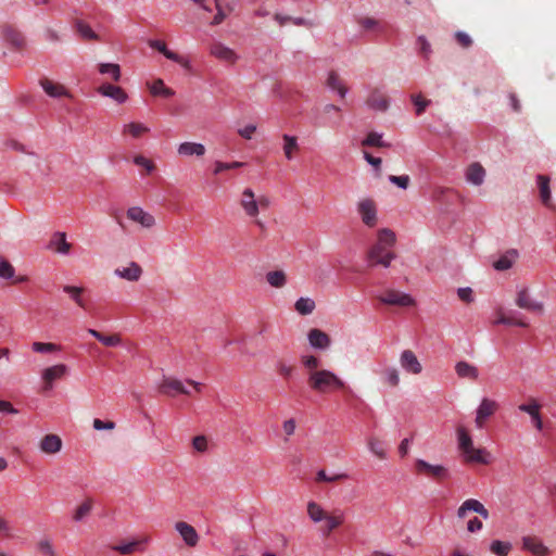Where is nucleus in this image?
<instances>
[{
  "mask_svg": "<svg viewBox=\"0 0 556 556\" xmlns=\"http://www.w3.org/2000/svg\"><path fill=\"white\" fill-rule=\"evenodd\" d=\"M396 237L394 231L389 228H382L378 231L377 242L368 250L367 257L370 266L381 265L389 267L395 258L392 251Z\"/></svg>",
  "mask_w": 556,
  "mask_h": 556,
  "instance_id": "nucleus-1",
  "label": "nucleus"
},
{
  "mask_svg": "<svg viewBox=\"0 0 556 556\" xmlns=\"http://www.w3.org/2000/svg\"><path fill=\"white\" fill-rule=\"evenodd\" d=\"M308 387L317 393H328L336 390H345V382L333 371L320 369L307 377Z\"/></svg>",
  "mask_w": 556,
  "mask_h": 556,
  "instance_id": "nucleus-2",
  "label": "nucleus"
},
{
  "mask_svg": "<svg viewBox=\"0 0 556 556\" xmlns=\"http://www.w3.org/2000/svg\"><path fill=\"white\" fill-rule=\"evenodd\" d=\"M458 448L465 456L467 463L489 464V453L484 448H476L472 439L464 426L456 429Z\"/></svg>",
  "mask_w": 556,
  "mask_h": 556,
  "instance_id": "nucleus-3",
  "label": "nucleus"
},
{
  "mask_svg": "<svg viewBox=\"0 0 556 556\" xmlns=\"http://www.w3.org/2000/svg\"><path fill=\"white\" fill-rule=\"evenodd\" d=\"M415 472L437 481H442L448 477V470L442 465H432L424 459L415 462Z\"/></svg>",
  "mask_w": 556,
  "mask_h": 556,
  "instance_id": "nucleus-4",
  "label": "nucleus"
},
{
  "mask_svg": "<svg viewBox=\"0 0 556 556\" xmlns=\"http://www.w3.org/2000/svg\"><path fill=\"white\" fill-rule=\"evenodd\" d=\"M149 543L150 536L143 535L131 541H122L119 544L113 545L111 548L123 556H128L135 553H143Z\"/></svg>",
  "mask_w": 556,
  "mask_h": 556,
  "instance_id": "nucleus-5",
  "label": "nucleus"
},
{
  "mask_svg": "<svg viewBox=\"0 0 556 556\" xmlns=\"http://www.w3.org/2000/svg\"><path fill=\"white\" fill-rule=\"evenodd\" d=\"M378 300L387 305L402 307L415 305V300L409 294L403 293L394 289H387L378 296Z\"/></svg>",
  "mask_w": 556,
  "mask_h": 556,
  "instance_id": "nucleus-6",
  "label": "nucleus"
},
{
  "mask_svg": "<svg viewBox=\"0 0 556 556\" xmlns=\"http://www.w3.org/2000/svg\"><path fill=\"white\" fill-rule=\"evenodd\" d=\"M515 303L519 308L531 313L542 314L544 312V304L535 301L527 287H522L517 291Z\"/></svg>",
  "mask_w": 556,
  "mask_h": 556,
  "instance_id": "nucleus-7",
  "label": "nucleus"
},
{
  "mask_svg": "<svg viewBox=\"0 0 556 556\" xmlns=\"http://www.w3.org/2000/svg\"><path fill=\"white\" fill-rule=\"evenodd\" d=\"M496 401L483 397L477 408L475 424L478 429H482L488 418L492 417L498 409Z\"/></svg>",
  "mask_w": 556,
  "mask_h": 556,
  "instance_id": "nucleus-8",
  "label": "nucleus"
},
{
  "mask_svg": "<svg viewBox=\"0 0 556 556\" xmlns=\"http://www.w3.org/2000/svg\"><path fill=\"white\" fill-rule=\"evenodd\" d=\"M68 372V367L64 364H56L45 368L41 371L43 390L49 391L53 388V382L64 378Z\"/></svg>",
  "mask_w": 556,
  "mask_h": 556,
  "instance_id": "nucleus-9",
  "label": "nucleus"
},
{
  "mask_svg": "<svg viewBox=\"0 0 556 556\" xmlns=\"http://www.w3.org/2000/svg\"><path fill=\"white\" fill-rule=\"evenodd\" d=\"M149 46L152 49L157 50L166 59L178 63L179 65H181L187 71H191L190 62L186 58L179 55L178 53H176V52H174L172 50H169L164 41H162V40H150L149 41Z\"/></svg>",
  "mask_w": 556,
  "mask_h": 556,
  "instance_id": "nucleus-10",
  "label": "nucleus"
},
{
  "mask_svg": "<svg viewBox=\"0 0 556 556\" xmlns=\"http://www.w3.org/2000/svg\"><path fill=\"white\" fill-rule=\"evenodd\" d=\"M210 54L228 65H233L238 60L237 53L222 42H213L210 46Z\"/></svg>",
  "mask_w": 556,
  "mask_h": 556,
  "instance_id": "nucleus-11",
  "label": "nucleus"
},
{
  "mask_svg": "<svg viewBox=\"0 0 556 556\" xmlns=\"http://www.w3.org/2000/svg\"><path fill=\"white\" fill-rule=\"evenodd\" d=\"M175 530L179 533L187 546L194 547L198 545L200 536L193 526L186 521H177L175 523Z\"/></svg>",
  "mask_w": 556,
  "mask_h": 556,
  "instance_id": "nucleus-12",
  "label": "nucleus"
},
{
  "mask_svg": "<svg viewBox=\"0 0 556 556\" xmlns=\"http://www.w3.org/2000/svg\"><path fill=\"white\" fill-rule=\"evenodd\" d=\"M97 92L103 97L111 98L117 104H124L128 100V94L122 87L109 83L99 86Z\"/></svg>",
  "mask_w": 556,
  "mask_h": 556,
  "instance_id": "nucleus-13",
  "label": "nucleus"
},
{
  "mask_svg": "<svg viewBox=\"0 0 556 556\" xmlns=\"http://www.w3.org/2000/svg\"><path fill=\"white\" fill-rule=\"evenodd\" d=\"M159 391L160 393L172 397L177 394H190V392L185 388L182 381L175 378H164L159 386Z\"/></svg>",
  "mask_w": 556,
  "mask_h": 556,
  "instance_id": "nucleus-14",
  "label": "nucleus"
},
{
  "mask_svg": "<svg viewBox=\"0 0 556 556\" xmlns=\"http://www.w3.org/2000/svg\"><path fill=\"white\" fill-rule=\"evenodd\" d=\"M358 213L362 222L368 226L374 227L377 224V208L376 204L370 199H364L358 203Z\"/></svg>",
  "mask_w": 556,
  "mask_h": 556,
  "instance_id": "nucleus-15",
  "label": "nucleus"
},
{
  "mask_svg": "<svg viewBox=\"0 0 556 556\" xmlns=\"http://www.w3.org/2000/svg\"><path fill=\"white\" fill-rule=\"evenodd\" d=\"M366 104L372 110L383 112L389 108V99L386 92L380 88H374L370 90L366 99Z\"/></svg>",
  "mask_w": 556,
  "mask_h": 556,
  "instance_id": "nucleus-16",
  "label": "nucleus"
},
{
  "mask_svg": "<svg viewBox=\"0 0 556 556\" xmlns=\"http://www.w3.org/2000/svg\"><path fill=\"white\" fill-rule=\"evenodd\" d=\"M240 205L245 215L252 218L258 215V204H256V197L252 189L245 188L241 193Z\"/></svg>",
  "mask_w": 556,
  "mask_h": 556,
  "instance_id": "nucleus-17",
  "label": "nucleus"
},
{
  "mask_svg": "<svg viewBox=\"0 0 556 556\" xmlns=\"http://www.w3.org/2000/svg\"><path fill=\"white\" fill-rule=\"evenodd\" d=\"M39 84L45 90V92L51 98H72L71 92L66 89L64 85L60 83H55L49 78H41Z\"/></svg>",
  "mask_w": 556,
  "mask_h": 556,
  "instance_id": "nucleus-18",
  "label": "nucleus"
},
{
  "mask_svg": "<svg viewBox=\"0 0 556 556\" xmlns=\"http://www.w3.org/2000/svg\"><path fill=\"white\" fill-rule=\"evenodd\" d=\"M62 439L54 433L46 434L39 442V448L48 455L58 454L62 450Z\"/></svg>",
  "mask_w": 556,
  "mask_h": 556,
  "instance_id": "nucleus-19",
  "label": "nucleus"
},
{
  "mask_svg": "<svg viewBox=\"0 0 556 556\" xmlns=\"http://www.w3.org/2000/svg\"><path fill=\"white\" fill-rule=\"evenodd\" d=\"M400 364L403 369L414 375H418L422 370L420 362L418 361L415 353L410 350H405L402 352L400 356Z\"/></svg>",
  "mask_w": 556,
  "mask_h": 556,
  "instance_id": "nucleus-20",
  "label": "nucleus"
},
{
  "mask_svg": "<svg viewBox=\"0 0 556 556\" xmlns=\"http://www.w3.org/2000/svg\"><path fill=\"white\" fill-rule=\"evenodd\" d=\"M127 217L130 220L140 224L144 228H151L155 225V218L153 215L144 212L141 207L138 206L128 208Z\"/></svg>",
  "mask_w": 556,
  "mask_h": 556,
  "instance_id": "nucleus-21",
  "label": "nucleus"
},
{
  "mask_svg": "<svg viewBox=\"0 0 556 556\" xmlns=\"http://www.w3.org/2000/svg\"><path fill=\"white\" fill-rule=\"evenodd\" d=\"M518 409L530 415V418L538 430L543 429V421L540 414L541 405L535 399H530L529 403L520 404Z\"/></svg>",
  "mask_w": 556,
  "mask_h": 556,
  "instance_id": "nucleus-22",
  "label": "nucleus"
},
{
  "mask_svg": "<svg viewBox=\"0 0 556 556\" xmlns=\"http://www.w3.org/2000/svg\"><path fill=\"white\" fill-rule=\"evenodd\" d=\"M522 548L532 553L534 556H546L549 553V548L544 545L542 540L531 535L522 538Z\"/></svg>",
  "mask_w": 556,
  "mask_h": 556,
  "instance_id": "nucleus-23",
  "label": "nucleus"
},
{
  "mask_svg": "<svg viewBox=\"0 0 556 556\" xmlns=\"http://www.w3.org/2000/svg\"><path fill=\"white\" fill-rule=\"evenodd\" d=\"M309 344L314 349L327 350L331 344V338L325 331L313 328L307 333Z\"/></svg>",
  "mask_w": 556,
  "mask_h": 556,
  "instance_id": "nucleus-24",
  "label": "nucleus"
},
{
  "mask_svg": "<svg viewBox=\"0 0 556 556\" xmlns=\"http://www.w3.org/2000/svg\"><path fill=\"white\" fill-rule=\"evenodd\" d=\"M465 176L469 184L473 186H481L484 182L485 169L480 163L475 162L468 165Z\"/></svg>",
  "mask_w": 556,
  "mask_h": 556,
  "instance_id": "nucleus-25",
  "label": "nucleus"
},
{
  "mask_svg": "<svg viewBox=\"0 0 556 556\" xmlns=\"http://www.w3.org/2000/svg\"><path fill=\"white\" fill-rule=\"evenodd\" d=\"M344 513L341 509H334L331 513H328L325 523L321 527V530L325 534H330L333 530L339 528L344 522Z\"/></svg>",
  "mask_w": 556,
  "mask_h": 556,
  "instance_id": "nucleus-26",
  "label": "nucleus"
},
{
  "mask_svg": "<svg viewBox=\"0 0 556 556\" xmlns=\"http://www.w3.org/2000/svg\"><path fill=\"white\" fill-rule=\"evenodd\" d=\"M549 181V177L546 175H538L536 177L541 202L546 207L552 208L554 205L552 202Z\"/></svg>",
  "mask_w": 556,
  "mask_h": 556,
  "instance_id": "nucleus-27",
  "label": "nucleus"
},
{
  "mask_svg": "<svg viewBox=\"0 0 556 556\" xmlns=\"http://www.w3.org/2000/svg\"><path fill=\"white\" fill-rule=\"evenodd\" d=\"M455 372L460 379L476 381L479 378L478 367L466 361H459L455 364Z\"/></svg>",
  "mask_w": 556,
  "mask_h": 556,
  "instance_id": "nucleus-28",
  "label": "nucleus"
},
{
  "mask_svg": "<svg viewBox=\"0 0 556 556\" xmlns=\"http://www.w3.org/2000/svg\"><path fill=\"white\" fill-rule=\"evenodd\" d=\"M206 149L202 143L186 141L178 146L177 153L180 156H198L205 154Z\"/></svg>",
  "mask_w": 556,
  "mask_h": 556,
  "instance_id": "nucleus-29",
  "label": "nucleus"
},
{
  "mask_svg": "<svg viewBox=\"0 0 556 556\" xmlns=\"http://www.w3.org/2000/svg\"><path fill=\"white\" fill-rule=\"evenodd\" d=\"M115 275L128 281H138L142 275L139 264L131 262L127 267L116 268Z\"/></svg>",
  "mask_w": 556,
  "mask_h": 556,
  "instance_id": "nucleus-30",
  "label": "nucleus"
},
{
  "mask_svg": "<svg viewBox=\"0 0 556 556\" xmlns=\"http://www.w3.org/2000/svg\"><path fill=\"white\" fill-rule=\"evenodd\" d=\"M283 140V154L287 160L291 161L294 159L295 154L300 151V146L298 143V138L294 136H290L285 134L282 136Z\"/></svg>",
  "mask_w": 556,
  "mask_h": 556,
  "instance_id": "nucleus-31",
  "label": "nucleus"
},
{
  "mask_svg": "<svg viewBox=\"0 0 556 556\" xmlns=\"http://www.w3.org/2000/svg\"><path fill=\"white\" fill-rule=\"evenodd\" d=\"M326 84L330 89L337 91L342 99L345 97L348 88L337 72L331 71L329 73Z\"/></svg>",
  "mask_w": 556,
  "mask_h": 556,
  "instance_id": "nucleus-32",
  "label": "nucleus"
},
{
  "mask_svg": "<svg viewBox=\"0 0 556 556\" xmlns=\"http://www.w3.org/2000/svg\"><path fill=\"white\" fill-rule=\"evenodd\" d=\"M88 333H90L105 346H117L122 343V337L118 333L104 334L94 329H88Z\"/></svg>",
  "mask_w": 556,
  "mask_h": 556,
  "instance_id": "nucleus-33",
  "label": "nucleus"
},
{
  "mask_svg": "<svg viewBox=\"0 0 556 556\" xmlns=\"http://www.w3.org/2000/svg\"><path fill=\"white\" fill-rule=\"evenodd\" d=\"M329 511L325 510L320 504L311 501L307 503V515L314 523L325 521Z\"/></svg>",
  "mask_w": 556,
  "mask_h": 556,
  "instance_id": "nucleus-34",
  "label": "nucleus"
},
{
  "mask_svg": "<svg viewBox=\"0 0 556 556\" xmlns=\"http://www.w3.org/2000/svg\"><path fill=\"white\" fill-rule=\"evenodd\" d=\"M149 128L139 122H131L123 126L122 134L129 135L135 139L140 138L144 134L149 132Z\"/></svg>",
  "mask_w": 556,
  "mask_h": 556,
  "instance_id": "nucleus-35",
  "label": "nucleus"
},
{
  "mask_svg": "<svg viewBox=\"0 0 556 556\" xmlns=\"http://www.w3.org/2000/svg\"><path fill=\"white\" fill-rule=\"evenodd\" d=\"M98 71L102 75H109L114 81H119L122 77L121 66L116 63H100Z\"/></svg>",
  "mask_w": 556,
  "mask_h": 556,
  "instance_id": "nucleus-36",
  "label": "nucleus"
},
{
  "mask_svg": "<svg viewBox=\"0 0 556 556\" xmlns=\"http://www.w3.org/2000/svg\"><path fill=\"white\" fill-rule=\"evenodd\" d=\"M517 257V251L515 250H511V251H508L506 254L502 255L495 263H494V268L496 270H507L509 269Z\"/></svg>",
  "mask_w": 556,
  "mask_h": 556,
  "instance_id": "nucleus-37",
  "label": "nucleus"
},
{
  "mask_svg": "<svg viewBox=\"0 0 556 556\" xmlns=\"http://www.w3.org/2000/svg\"><path fill=\"white\" fill-rule=\"evenodd\" d=\"M266 281L274 288H283L287 283V275L283 270H271L266 274Z\"/></svg>",
  "mask_w": 556,
  "mask_h": 556,
  "instance_id": "nucleus-38",
  "label": "nucleus"
},
{
  "mask_svg": "<svg viewBox=\"0 0 556 556\" xmlns=\"http://www.w3.org/2000/svg\"><path fill=\"white\" fill-rule=\"evenodd\" d=\"M63 291L70 294L71 299L81 308H86V302L83 299L84 288L75 286H64Z\"/></svg>",
  "mask_w": 556,
  "mask_h": 556,
  "instance_id": "nucleus-39",
  "label": "nucleus"
},
{
  "mask_svg": "<svg viewBox=\"0 0 556 556\" xmlns=\"http://www.w3.org/2000/svg\"><path fill=\"white\" fill-rule=\"evenodd\" d=\"M92 507H93V501L89 497L86 498L83 503H80L76 507L74 515H73V519L75 521L83 520L85 517H87L91 513Z\"/></svg>",
  "mask_w": 556,
  "mask_h": 556,
  "instance_id": "nucleus-40",
  "label": "nucleus"
},
{
  "mask_svg": "<svg viewBox=\"0 0 556 556\" xmlns=\"http://www.w3.org/2000/svg\"><path fill=\"white\" fill-rule=\"evenodd\" d=\"M482 503H480L478 500L469 498L466 500L457 509V517L463 519L466 517L468 511L477 513L478 509H480Z\"/></svg>",
  "mask_w": 556,
  "mask_h": 556,
  "instance_id": "nucleus-41",
  "label": "nucleus"
},
{
  "mask_svg": "<svg viewBox=\"0 0 556 556\" xmlns=\"http://www.w3.org/2000/svg\"><path fill=\"white\" fill-rule=\"evenodd\" d=\"M367 446L369 451L378 458L384 459L387 457L383 443L380 439L376 437H369L367 439Z\"/></svg>",
  "mask_w": 556,
  "mask_h": 556,
  "instance_id": "nucleus-42",
  "label": "nucleus"
},
{
  "mask_svg": "<svg viewBox=\"0 0 556 556\" xmlns=\"http://www.w3.org/2000/svg\"><path fill=\"white\" fill-rule=\"evenodd\" d=\"M295 311L301 315H309L315 309V302L309 298H300L294 304Z\"/></svg>",
  "mask_w": 556,
  "mask_h": 556,
  "instance_id": "nucleus-43",
  "label": "nucleus"
},
{
  "mask_svg": "<svg viewBox=\"0 0 556 556\" xmlns=\"http://www.w3.org/2000/svg\"><path fill=\"white\" fill-rule=\"evenodd\" d=\"M75 29L84 39L98 40L99 38L91 27L81 20L75 22Z\"/></svg>",
  "mask_w": 556,
  "mask_h": 556,
  "instance_id": "nucleus-44",
  "label": "nucleus"
},
{
  "mask_svg": "<svg viewBox=\"0 0 556 556\" xmlns=\"http://www.w3.org/2000/svg\"><path fill=\"white\" fill-rule=\"evenodd\" d=\"M150 91L153 96H162L165 98H169L174 96V90L166 87L162 79H156L151 86Z\"/></svg>",
  "mask_w": 556,
  "mask_h": 556,
  "instance_id": "nucleus-45",
  "label": "nucleus"
},
{
  "mask_svg": "<svg viewBox=\"0 0 556 556\" xmlns=\"http://www.w3.org/2000/svg\"><path fill=\"white\" fill-rule=\"evenodd\" d=\"M301 363L307 371V377L312 372H318L320 370V369H318V367L320 365V361L318 357H316L314 355H303L301 357Z\"/></svg>",
  "mask_w": 556,
  "mask_h": 556,
  "instance_id": "nucleus-46",
  "label": "nucleus"
},
{
  "mask_svg": "<svg viewBox=\"0 0 556 556\" xmlns=\"http://www.w3.org/2000/svg\"><path fill=\"white\" fill-rule=\"evenodd\" d=\"M4 39L15 48H22L24 46L23 35L15 29L7 28L4 30Z\"/></svg>",
  "mask_w": 556,
  "mask_h": 556,
  "instance_id": "nucleus-47",
  "label": "nucleus"
},
{
  "mask_svg": "<svg viewBox=\"0 0 556 556\" xmlns=\"http://www.w3.org/2000/svg\"><path fill=\"white\" fill-rule=\"evenodd\" d=\"M511 549L509 542L495 540L491 543L490 551L497 556H507Z\"/></svg>",
  "mask_w": 556,
  "mask_h": 556,
  "instance_id": "nucleus-48",
  "label": "nucleus"
},
{
  "mask_svg": "<svg viewBox=\"0 0 556 556\" xmlns=\"http://www.w3.org/2000/svg\"><path fill=\"white\" fill-rule=\"evenodd\" d=\"M295 370L294 365L288 364L280 359L276 363V371L283 379H289Z\"/></svg>",
  "mask_w": 556,
  "mask_h": 556,
  "instance_id": "nucleus-49",
  "label": "nucleus"
},
{
  "mask_svg": "<svg viewBox=\"0 0 556 556\" xmlns=\"http://www.w3.org/2000/svg\"><path fill=\"white\" fill-rule=\"evenodd\" d=\"M31 349L36 353H52L61 350L60 345L55 343L34 342Z\"/></svg>",
  "mask_w": 556,
  "mask_h": 556,
  "instance_id": "nucleus-50",
  "label": "nucleus"
},
{
  "mask_svg": "<svg viewBox=\"0 0 556 556\" xmlns=\"http://www.w3.org/2000/svg\"><path fill=\"white\" fill-rule=\"evenodd\" d=\"M383 379L390 387H397L400 383V375L396 368L389 367L383 370Z\"/></svg>",
  "mask_w": 556,
  "mask_h": 556,
  "instance_id": "nucleus-51",
  "label": "nucleus"
},
{
  "mask_svg": "<svg viewBox=\"0 0 556 556\" xmlns=\"http://www.w3.org/2000/svg\"><path fill=\"white\" fill-rule=\"evenodd\" d=\"M15 268L5 258H0V278L11 279L14 277Z\"/></svg>",
  "mask_w": 556,
  "mask_h": 556,
  "instance_id": "nucleus-52",
  "label": "nucleus"
},
{
  "mask_svg": "<svg viewBox=\"0 0 556 556\" xmlns=\"http://www.w3.org/2000/svg\"><path fill=\"white\" fill-rule=\"evenodd\" d=\"M134 163L137 166L144 168L147 174H151L155 169V164L151 160L140 154L134 157Z\"/></svg>",
  "mask_w": 556,
  "mask_h": 556,
  "instance_id": "nucleus-53",
  "label": "nucleus"
},
{
  "mask_svg": "<svg viewBox=\"0 0 556 556\" xmlns=\"http://www.w3.org/2000/svg\"><path fill=\"white\" fill-rule=\"evenodd\" d=\"M348 476L345 473H337L333 476H328L325 470H319L316 475L317 482H336L342 479H345Z\"/></svg>",
  "mask_w": 556,
  "mask_h": 556,
  "instance_id": "nucleus-54",
  "label": "nucleus"
},
{
  "mask_svg": "<svg viewBox=\"0 0 556 556\" xmlns=\"http://www.w3.org/2000/svg\"><path fill=\"white\" fill-rule=\"evenodd\" d=\"M37 548L40 553H42L47 556H55L53 545H52L51 541L47 538L40 539L37 542Z\"/></svg>",
  "mask_w": 556,
  "mask_h": 556,
  "instance_id": "nucleus-55",
  "label": "nucleus"
},
{
  "mask_svg": "<svg viewBox=\"0 0 556 556\" xmlns=\"http://www.w3.org/2000/svg\"><path fill=\"white\" fill-rule=\"evenodd\" d=\"M215 8L217 13L213 18L212 24L219 25L227 16V12L224 9V0H215Z\"/></svg>",
  "mask_w": 556,
  "mask_h": 556,
  "instance_id": "nucleus-56",
  "label": "nucleus"
},
{
  "mask_svg": "<svg viewBox=\"0 0 556 556\" xmlns=\"http://www.w3.org/2000/svg\"><path fill=\"white\" fill-rule=\"evenodd\" d=\"M192 447L199 453H205L208 448L207 438L205 435H197L192 439Z\"/></svg>",
  "mask_w": 556,
  "mask_h": 556,
  "instance_id": "nucleus-57",
  "label": "nucleus"
},
{
  "mask_svg": "<svg viewBox=\"0 0 556 556\" xmlns=\"http://www.w3.org/2000/svg\"><path fill=\"white\" fill-rule=\"evenodd\" d=\"M55 237L58 238V241H56V251L59 253H62V254H67L72 248L71 243H68L66 241V236L64 232H59L55 235Z\"/></svg>",
  "mask_w": 556,
  "mask_h": 556,
  "instance_id": "nucleus-58",
  "label": "nucleus"
},
{
  "mask_svg": "<svg viewBox=\"0 0 556 556\" xmlns=\"http://www.w3.org/2000/svg\"><path fill=\"white\" fill-rule=\"evenodd\" d=\"M363 146L369 147H383L384 143L381 140V135L377 132H369L363 141Z\"/></svg>",
  "mask_w": 556,
  "mask_h": 556,
  "instance_id": "nucleus-59",
  "label": "nucleus"
},
{
  "mask_svg": "<svg viewBox=\"0 0 556 556\" xmlns=\"http://www.w3.org/2000/svg\"><path fill=\"white\" fill-rule=\"evenodd\" d=\"M409 180L410 179H409L408 175H402V176L390 175L389 176L390 182H392L393 185H395L399 188L404 189V190L408 188Z\"/></svg>",
  "mask_w": 556,
  "mask_h": 556,
  "instance_id": "nucleus-60",
  "label": "nucleus"
},
{
  "mask_svg": "<svg viewBox=\"0 0 556 556\" xmlns=\"http://www.w3.org/2000/svg\"><path fill=\"white\" fill-rule=\"evenodd\" d=\"M412 100H413V102H414V104L416 106L417 115H420L426 110L428 104L430 103L429 100L422 98L420 94L412 96Z\"/></svg>",
  "mask_w": 556,
  "mask_h": 556,
  "instance_id": "nucleus-61",
  "label": "nucleus"
},
{
  "mask_svg": "<svg viewBox=\"0 0 556 556\" xmlns=\"http://www.w3.org/2000/svg\"><path fill=\"white\" fill-rule=\"evenodd\" d=\"M256 131V126L253 124H249L242 128L238 129V135L243 139L251 140L253 135Z\"/></svg>",
  "mask_w": 556,
  "mask_h": 556,
  "instance_id": "nucleus-62",
  "label": "nucleus"
},
{
  "mask_svg": "<svg viewBox=\"0 0 556 556\" xmlns=\"http://www.w3.org/2000/svg\"><path fill=\"white\" fill-rule=\"evenodd\" d=\"M92 426L96 430H113L115 428V422L108 420L103 421L101 419H93Z\"/></svg>",
  "mask_w": 556,
  "mask_h": 556,
  "instance_id": "nucleus-63",
  "label": "nucleus"
},
{
  "mask_svg": "<svg viewBox=\"0 0 556 556\" xmlns=\"http://www.w3.org/2000/svg\"><path fill=\"white\" fill-rule=\"evenodd\" d=\"M455 38L457 40V42L463 47V48H468L471 46L472 43V40L471 38L469 37V35H467L466 33H463V31H457L456 35H455Z\"/></svg>",
  "mask_w": 556,
  "mask_h": 556,
  "instance_id": "nucleus-64",
  "label": "nucleus"
}]
</instances>
